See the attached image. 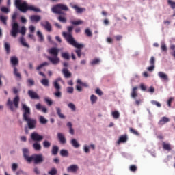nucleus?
Returning <instances> with one entry per match:
<instances>
[{
    "label": "nucleus",
    "mask_w": 175,
    "mask_h": 175,
    "mask_svg": "<svg viewBox=\"0 0 175 175\" xmlns=\"http://www.w3.org/2000/svg\"><path fill=\"white\" fill-rule=\"evenodd\" d=\"M23 120L27 124L29 129H35L38 122L36 119L31 118V108L27 106L25 103H22Z\"/></svg>",
    "instance_id": "nucleus-1"
},
{
    "label": "nucleus",
    "mask_w": 175,
    "mask_h": 175,
    "mask_svg": "<svg viewBox=\"0 0 175 175\" xmlns=\"http://www.w3.org/2000/svg\"><path fill=\"white\" fill-rule=\"evenodd\" d=\"M68 32L64 31L62 33V35L64 38L66 39V42L71 46H73L76 49H83L84 47V44H79L76 42V40H75V38H73V36L72 35V31H73V26H68L67 27Z\"/></svg>",
    "instance_id": "nucleus-2"
},
{
    "label": "nucleus",
    "mask_w": 175,
    "mask_h": 175,
    "mask_svg": "<svg viewBox=\"0 0 175 175\" xmlns=\"http://www.w3.org/2000/svg\"><path fill=\"white\" fill-rule=\"evenodd\" d=\"M15 6L18 9V10H20V12H22V13H27V11L28 10H31L32 12H40V9L33 5L29 6L25 1L21 3V0H16Z\"/></svg>",
    "instance_id": "nucleus-3"
},
{
    "label": "nucleus",
    "mask_w": 175,
    "mask_h": 175,
    "mask_svg": "<svg viewBox=\"0 0 175 175\" xmlns=\"http://www.w3.org/2000/svg\"><path fill=\"white\" fill-rule=\"evenodd\" d=\"M49 54L51 55H53V57L49 56L47 58L53 65H57L59 64V57H58V53H59V50L55 47L51 48L49 51Z\"/></svg>",
    "instance_id": "nucleus-4"
},
{
    "label": "nucleus",
    "mask_w": 175,
    "mask_h": 175,
    "mask_svg": "<svg viewBox=\"0 0 175 175\" xmlns=\"http://www.w3.org/2000/svg\"><path fill=\"white\" fill-rule=\"evenodd\" d=\"M18 28V23H12V29L10 31L11 36H12L13 38H17V35L18 33H21V35H25V32H27V29H25V27L23 26L21 29V31Z\"/></svg>",
    "instance_id": "nucleus-5"
},
{
    "label": "nucleus",
    "mask_w": 175,
    "mask_h": 175,
    "mask_svg": "<svg viewBox=\"0 0 175 175\" xmlns=\"http://www.w3.org/2000/svg\"><path fill=\"white\" fill-rule=\"evenodd\" d=\"M62 10L64 12H68L69 10V8H68L66 5L62 3L57 4L52 8L53 13H55V14H62V16H65L66 14L64 12H62Z\"/></svg>",
    "instance_id": "nucleus-6"
},
{
    "label": "nucleus",
    "mask_w": 175,
    "mask_h": 175,
    "mask_svg": "<svg viewBox=\"0 0 175 175\" xmlns=\"http://www.w3.org/2000/svg\"><path fill=\"white\" fill-rule=\"evenodd\" d=\"M10 63L14 68V75L18 80H21V74L18 72L16 65H18V58L16 56H12L10 57Z\"/></svg>",
    "instance_id": "nucleus-7"
},
{
    "label": "nucleus",
    "mask_w": 175,
    "mask_h": 175,
    "mask_svg": "<svg viewBox=\"0 0 175 175\" xmlns=\"http://www.w3.org/2000/svg\"><path fill=\"white\" fill-rule=\"evenodd\" d=\"M19 103H20V96H16L13 99V102L10 100V98L8 100L7 106L10 107V110H11V111H14V107L15 109H18ZM13 105H14V107H13Z\"/></svg>",
    "instance_id": "nucleus-8"
},
{
    "label": "nucleus",
    "mask_w": 175,
    "mask_h": 175,
    "mask_svg": "<svg viewBox=\"0 0 175 175\" xmlns=\"http://www.w3.org/2000/svg\"><path fill=\"white\" fill-rule=\"evenodd\" d=\"M33 161L35 165H38V163H42L44 159L43 158V154H33L29 159V163H31Z\"/></svg>",
    "instance_id": "nucleus-9"
},
{
    "label": "nucleus",
    "mask_w": 175,
    "mask_h": 175,
    "mask_svg": "<svg viewBox=\"0 0 175 175\" xmlns=\"http://www.w3.org/2000/svg\"><path fill=\"white\" fill-rule=\"evenodd\" d=\"M31 139L33 140V142H42L43 140V135H39L36 132H33L31 135Z\"/></svg>",
    "instance_id": "nucleus-10"
},
{
    "label": "nucleus",
    "mask_w": 175,
    "mask_h": 175,
    "mask_svg": "<svg viewBox=\"0 0 175 175\" xmlns=\"http://www.w3.org/2000/svg\"><path fill=\"white\" fill-rule=\"evenodd\" d=\"M57 139L60 144H66V138H65V135L62 133H57Z\"/></svg>",
    "instance_id": "nucleus-11"
},
{
    "label": "nucleus",
    "mask_w": 175,
    "mask_h": 175,
    "mask_svg": "<svg viewBox=\"0 0 175 175\" xmlns=\"http://www.w3.org/2000/svg\"><path fill=\"white\" fill-rule=\"evenodd\" d=\"M41 26L44 27L48 32H51V24L49 21L41 22Z\"/></svg>",
    "instance_id": "nucleus-12"
},
{
    "label": "nucleus",
    "mask_w": 175,
    "mask_h": 175,
    "mask_svg": "<svg viewBox=\"0 0 175 175\" xmlns=\"http://www.w3.org/2000/svg\"><path fill=\"white\" fill-rule=\"evenodd\" d=\"M79 170V165H71L68 167H67V172L71 173H76Z\"/></svg>",
    "instance_id": "nucleus-13"
},
{
    "label": "nucleus",
    "mask_w": 175,
    "mask_h": 175,
    "mask_svg": "<svg viewBox=\"0 0 175 175\" xmlns=\"http://www.w3.org/2000/svg\"><path fill=\"white\" fill-rule=\"evenodd\" d=\"M72 9H75L76 13L81 14L83 12H85V8H80L76 5H72Z\"/></svg>",
    "instance_id": "nucleus-14"
},
{
    "label": "nucleus",
    "mask_w": 175,
    "mask_h": 175,
    "mask_svg": "<svg viewBox=\"0 0 175 175\" xmlns=\"http://www.w3.org/2000/svg\"><path fill=\"white\" fill-rule=\"evenodd\" d=\"M62 72L66 79H70L72 77V72H69V70H68V68H63Z\"/></svg>",
    "instance_id": "nucleus-15"
},
{
    "label": "nucleus",
    "mask_w": 175,
    "mask_h": 175,
    "mask_svg": "<svg viewBox=\"0 0 175 175\" xmlns=\"http://www.w3.org/2000/svg\"><path fill=\"white\" fill-rule=\"evenodd\" d=\"M29 96L31 98V99H39L40 96L38 95V93L32 91V90H28L27 92Z\"/></svg>",
    "instance_id": "nucleus-16"
},
{
    "label": "nucleus",
    "mask_w": 175,
    "mask_h": 175,
    "mask_svg": "<svg viewBox=\"0 0 175 175\" xmlns=\"http://www.w3.org/2000/svg\"><path fill=\"white\" fill-rule=\"evenodd\" d=\"M23 157L25 159V161H27V162H29V158H31V157H29V150H28V148H23Z\"/></svg>",
    "instance_id": "nucleus-17"
},
{
    "label": "nucleus",
    "mask_w": 175,
    "mask_h": 175,
    "mask_svg": "<svg viewBox=\"0 0 175 175\" xmlns=\"http://www.w3.org/2000/svg\"><path fill=\"white\" fill-rule=\"evenodd\" d=\"M126 142H128V135H123L120 137L119 139L117 142V144H121V143H126Z\"/></svg>",
    "instance_id": "nucleus-18"
},
{
    "label": "nucleus",
    "mask_w": 175,
    "mask_h": 175,
    "mask_svg": "<svg viewBox=\"0 0 175 175\" xmlns=\"http://www.w3.org/2000/svg\"><path fill=\"white\" fill-rule=\"evenodd\" d=\"M158 76L161 79V80H163L164 81H169V77L166 73L163 72H159Z\"/></svg>",
    "instance_id": "nucleus-19"
},
{
    "label": "nucleus",
    "mask_w": 175,
    "mask_h": 175,
    "mask_svg": "<svg viewBox=\"0 0 175 175\" xmlns=\"http://www.w3.org/2000/svg\"><path fill=\"white\" fill-rule=\"evenodd\" d=\"M29 18L32 23H39V21H40V20L42 19L40 16L38 15H32L29 17Z\"/></svg>",
    "instance_id": "nucleus-20"
},
{
    "label": "nucleus",
    "mask_w": 175,
    "mask_h": 175,
    "mask_svg": "<svg viewBox=\"0 0 175 175\" xmlns=\"http://www.w3.org/2000/svg\"><path fill=\"white\" fill-rule=\"evenodd\" d=\"M169 121H170V119H169V118L164 116L161 118L158 124L159 125H165V124H167V122H169Z\"/></svg>",
    "instance_id": "nucleus-21"
},
{
    "label": "nucleus",
    "mask_w": 175,
    "mask_h": 175,
    "mask_svg": "<svg viewBox=\"0 0 175 175\" xmlns=\"http://www.w3.org/2000/svg\"><path fill=\"white\" fill-rule=\"evenodd\" d=\"M162 145L163 150H165L166 151H172V145H170V144L163 142Z\"/></svg>",
    "instance_id": "nucleus-22"
},
{
    "label": "nucleus",
    "mask_w": 175,
    "mask_h": 175,
    "mask_svg": "<svg viewBox=\"0 0 175 175\" xmlns=\"http://www.w3.org/2000/svg\"><path fill=\"white\" fill-rule=\"evenodd\" d=\"M33 148L36 151H40V150H42V146L40 144H39V142H35L33 144Z\"/></svg>",
    "instance_id": "nucleus-23"
},
{
    "label": "nucleus",
    "mask_w": 175,
    "mask_h": 175,
    "mask_svg": "<svg viewBox=\"0 0 175 175\" xmlns=\"http://www.w3.org/2000/svg\"><path fill=\"white\" fill-rule=\"evenodd\" d=\"M131 97L133 98V99H136L137 97V87H135L133 88L131 92Z\"/></svg>",
    "instance_id": "nucleus-24"
},
{
    "label": "nucleus",
    "mask_w": 175,
    "mask_h": 175,
    "mask_svg": "<svg viewBox=\"0 0 175 175\" xmlns=\"http://www.w3.org/2000/svg\"><path fill=\"white\" fill-rule=\"evenodd\" d=\"M56 113H57V116L59 117V118H62L63 120L65 119L64 115L61 113V108L57 107H56Z\"/></svg>",
    "instance_id": "nucleus-25"
},
{
    "label": "nucleus",
    "mask_w": 175,
    "mask_h": 175,
    "mask_svg": "<svg viewBox=\"0 0 175 175\" xmlns=\"http://www.w3.org/2000/svg\"><path fill=\"white\" fill-rule=\"evenodd\" d=\"M41 84L44 85V87H49L50 85V82L49 81V79H43L40 81Z\"/></svg>",
    "instance_id": "nucleus-26"
},
{
    "label": "nucleus",
    "mask_w": 175,
    "mask_h": 175,
    "mask_svg": "<svg viewBox=\"0 0 175 175\" xmlns=\"http://www.w3.org/2000/svg\"><path fill=\"white\" fill-rule=\"evenodd\" d=\"M62 57L64 58V59H67V60L70 59V55L68 52L62 53Z\"/></svg>",
    "instance_id": "nucleus-27"
},
{
    "label": "nucleus",
    "mask_w": 175,
    "mask_h": 175,
    "mask_svg": "<svg viewBox=\"0 0 175 175\" xmlns=\"http://www.w3.org/2000/svg\"><path fill=\"white\" fill-rule=\"evenodd\" d=\"M71 144L75 147V148H79V147H80V144L75 139H72L71 140Z\"/></svg>",
    "instance_id": "nucleus-28"
},
{
    "label": "nucleus",
    "mask_w": 175,
    "mask_h": 175,
    "mask_svg": "<svg viewBox=\"0 0 175 175\" xmlns=\"http://www.w3.org/2000/svg\"><path fill=\"white\" fill-rule=\"evenodd\" d=\"M4 47L6 51V54H10V44H9L8 42H5L4 44Z\"/></svg>",
    "instance_id": "nucleus-29"
},
{
    "label": "nucleus",
    "mask_w": 175,
    "mask_h": 175,
    "mask_svg": "<svg viewBox=\"0 0 175 175\" xmlns=\"http://www.w3.org/2000/svg\"><path fill=\"white\" fill-rule=\"evenodd\" d=\"M77 84L81 85L82 87H85V88H88V83L85 82L81 81L80 79L77 80Z\"/></svg>",
    "instance_id": "nucleus-30"
},
{
    "label": "nucleus",
    "mask_w": 175,
    "mask_h": 175,
    "mask_svg": "<svg viewBox=\"0 0 175 175\" xmlns=\"http://www.w3.org/2000/svg\"><path fill=\"white\" fill-rule=\"evenodd\" d=\"M59 148L57 146H53L52 148V154L53 155H57L58 154V150Z\"/></svg>",
    "instance_id": "nucleus-31"
},
{
    "label": "nucleus",
    "mask_w": 175,
    "mask_h": 175,
    "mask_svg": "<svg viewBox=\"0 0 175 175\" xmlns=\"http://www.w3.org/2000/svg\"><path fill=\"white\" fill-rule=\"evenodd\" d=\"M42 144L44 148H50V147L51 146V143H50V142L47 140L44 141Z\"/></svg>",
    "instance_id": "nucleus-32"
},
{
    "label": "nucleus",
    "mask_w": 175,
    "mask_h": 175,
    "mask_svg": "<svg viewBox=\"0 0 175 175\" xmlns=\"http://www.w3.org/2000/svg\"><path fill=\"white\" fill-rule=\"evenodd\" d=\"M39 121H40V122L41 123V124H47V122H48V120H47V119H46V118H44L43 116H40V117H39Z\"/></svg>",
    "instance_id": "nucleus-33"
},
{
    "label": "nucleus",
    "mask_w": 175,
    "mask_h": 175,
    "mask_svg": "<svg viewBox=\"0 0 175 175\" xmlns=\"http://www.w3.org/2000/svg\"><path fill=\"white\" fill-rule=\"evenodd\" d=\"M129 131L131 133H133V135H135V136H140V133L136 130H135L133 128L130 127Z\"/></svg>",
    "instance_id": "nucleus-34"
},
{
    "label": "nucleus",
    "mask_w": 175,
    "mask_h": 175,
    "mask_svg": "<svg viewBox=\"0 0 175 175\" xmlns=\"http://www.w3.org/2000/svg\"><path fill=\"white\" fill-rule=\"evenodd\" d=\"M60 155L62 157H68L69 155V152H68V150H66L65 149H62L60 151Z\"/></svg>",
    "instance_id": "nucleus-35"
},
{
    "label": "nucleus",
    "mask_w": 175,
    "mask_h": 175,
    "mask_svg": "<svg viewBox=\"0 0 175 175\" xmlns=\"http://www.w3.org/2000/svg\"><path fill=\"white\" fill-rule=\"evenodd\" d=\"M90 100L92 102V104L94 105V103H96V101L98 100V97L94 94H92L90 96Z\"/></svg>",
    "instance_id": "nucleus-36"
},
{
    "label": "nucleus",
    "mask_w": 175,
    "mask_h": 175,
    "mask_svg": "<svg viewBox=\"0 0 175 175\" xmlns=\"http://www.w3.org/2000/svg\"><path fill=\"white\" fill-rule=\"evenodd\" d=\"M112 117H113V118H115L116 120L120 118V112H118V111H115L112 112Z\"/></svg>",
    "instance_id": "nucleus-37"
},
{
    "label": "nucleus",
    "mask_w": 175,
    "mask_h": 175,
    "mask_svg": "<svg viewBox=\"0 0 175 175\" xmlns=\"http://www.w3.org/2000/svg\"><path fill=\"white\" fill-rule=\"evenodd\" d=\"M53 86H54V88L56 89V91L61 90V85H59V83H58V82H57V81H54Z\"/></svg>",
    "instance_id": "nucleus-38"
},
{
    "label": "nucleus",
    "mask_w": 175,
    "mask_h": 175,
    "mask_svg": "<svg viewBox=\"0 0 175 175\" xmlns=\"http://www.w3.org/2000/svg\"><path fill=\"white\" fill-rule=\"evenodd\" d=\"M37 36L39 38V41L40 42H43V40H44V38L43 37V34H42V32H40V31H37Z\"/></svg>",
    "instance_id": "nucleus-39"
},
{
    "label": "nucleus",
    "mask_w": 175,
    "mask_h": 175,
    "mask_svg": "<svg viewBox=\"0 0 175 175\" xmlns=\"http://www.w3.org/2000/svg\"><path fill=\"white\" fill-rule=\"evenodd\" d=\"M49 63L47 62H45L41 64H40L37 68L36 70H40V69H42V68H43V66H48Z\"/></svg>",
    "instance_id": "nucleus-40"
},
{
    "label": "nucleus",
    "mask_w": 175,
    "mask_h": 175,
    "mask_svg": "<svg viewBox=\"0 0 175 175\" xmlns=\"http://www.w3.org/2000/svg\"><path fill=\"white\" fill-rule=\"evenodd\" d=\"M49 63L47 62H45L41 64H40L37 68L36 70H40V69H42V68H43V66H48Z\"/></svg>",
    "instance_id": "nucleus-41"
},
{
    "label": "nucleus",
    "mask_w": 175,
    "mask_h": 175,
    "mask_svg": "<svg viewBox=\"0 0 175 175\" xmlns=\"http://www.w3.org/2000/svg\"><path fill=\"white\" fill-rule=\"evenodd\" d=\"M83 22L81 20L71 21V24H72V25H80L83 24Z\"/></svg>",
    "instance_id": "nucleus-42"
},
{
    "label": "nucleus",
    "mask_w": 175,
    "mask_h": 175,
    "mask_svg": "<svg viewBox=\"0 0 175 175\" xmlns=\"http://www.w3.org/2000/svg\"><path fill=\"white\" fill-rule=\"evenodd\" d=\"M20 42L21 44L24 46V47H28V44L25 42V39L24 38V37H21Z\"/></svg>",
    "instance_id": "nucleus-43"
},
{
    "label": "nucleus",
    "mask_w": 175,
    "mask_h": 175,
    "mask_svg": "<svg viewBox=\"0 0 175 175\" xmlns=\"http://www.w3.org/2000/svg\"><path fill=\"white\" fill-rule=\"evenodd\" d=\"M57 20H58L60 23H66V18H65L64 16H59L57 17Z\"/></svg>",
    "instance_id": "nucleus-44"
},
{
    "label": "nucleus",
    "mask_w": 175,
    "mask_h": 175,
    "mask_svg": "<svg viewBox=\"0 0 175 175\" xmlns=\"http://www.w3.org/2000/svg\"><path fill=\"white\" fill-rule=\"evenodd\" d=\"M0 20H1V21L3 23V24H4V25H6V24H8V23H7L8 17L1 16H0Z\"/></svg>",
    "instance_id": "nucleus-45"
},
{
    "label": "nucleus",
    "mask_w": 175,
    "mask_h": 175,
    "mask_svg": "<svg viewBox=\"0 0 175 175\" xmlns=\"http://www.w3.org/2000/svg\"><path fill=\"white\" fill-rule=\"evenodd\" d=\"M68 107L72 110V111H76V106L73 103H70L68 104Z\"/></svg>",
    "instance_id": "nucleus-46"
},
{
    "label": "nucleus",
    "mask_w": 175,
    "mask_h": 175,
    "mask_svg": "<svg viewBox=\"0 0 175 175\" xmlns=\"http://www.w3.org/2000/svg\"><path fill=\"white\" fill-rule=\"evenodd\" d=\"M57 173V171L55 168H52L49 172H48V174L50 175H56Z\"/></svg>",
    "instance_id": "nucleus-47"
},
{
    "label": "nucleus",
    "mask_w": 175,
    "mask_h": 175,
    "mask_svg": "<svg viewBox=\"0 0 175 175\" xmlns=\"http://www.w3.org/2000/svg\"><path fill=\"white\" fill-rule=\"evenodd\" d=\"M161 49L162 51L167 52V47L166 46L165 43H161Z\"/></svg>",
    "instance_id": "nucleus-48"
},
{
    "label": "nucleus",
    "mask_w": 175,
    "mask_h": 175,
    "mask_svg": "<svg viewBox=\"0 0 175 175\" xmlns=\"http://www.w3.org/2000/svg\"><path fill=\"white\" fill-rule=\"evenodd\" d=\"M75 52L76 53L78 58H81V50L80 49H76Z\"/></svg>",
    "instance_id": "nucleus-49"
},
{
    "label": "nucleus",
    "mask_w": 175,
    "mask_h": 175,
    "mask_svg": "<svg viewBox=\"0 0 175 175\" xmlns=\"http://www.w3.org/2000/svg\"><path fill=\"white\" fill-rule=\"evenodd\" d=\"M168 5H170L172 9H175V2L172 1V0H168L167 1Z\"/></svg>",
    "instance_id": "nucleus-50"
},
{
    "label": "nucleus",
    "mask_w": 175,
    "mask_h": 175,
    "mask_svg": "<svg viewBox=\"0 0 175 175\" xmlns=\"http://www.w3.org/2000/svg\"><path fill=\"white\" fill-rule=\"evenodd\" d=\"M99 62H100L99 59H94L90 62V64L91 65H97V64H99Z\"/></svg>",
    "instance_id": "nucleus-51"
},
{
    "label": "nucleus",
    "mask_w": 175,
    "mask_h": 175,
    "mask_svg": "<svg viewBox=\"0 0 175 175\" xmlns=\"http://www.w3.org/2000/svg\"><path fill=\"white\" fill-rule=\"evenodd\" d=\"M44 101L49 106H51V105H53V101L49 98H45Z\"/></svg>",
    "instance_id": "nucleus-52"
},
{
    "label": "nucleus",
    "mask_w": 175,
    "mask_h": 175,
    "mask_svg": "<svg viewBox=\"0 0 175 175\" xmlns=\"http://www.w3.org/2000/svg\"><path fill=\"white\" fill-rule=\"evenodd\" d=\"M62 94L61 93V91L56 90V92L54 93V96H57V98H61Z\"/></svg>",
    "instance_id": "nucleus-53"
},
{
    "label": "nucleus",
    "mask_w": 175,
    "mask_h": 175,
    "mask_svg": "<svg viewBox=\"0 0 175 175\" xmlns=\"http://www.w3.org/2000/svg\"><path fill=\"white\" fill-rule=\"evenodd\" d=\"M152 105H154L157 107H161V105L159 103V102L156 100H152L151 101Z\"/></svg>",
    "instance_id": "nucleus-54"
},
{
    "label": "nucleus",
    "mask_w": 175,
    "mask_h": 175,
    "mask_svg": "<svg viewBox=\"0 0 175 175\" xmlns=\"http://www.w3.org/2000/svg\"><path fill=\"white\" fill-rule=\"evenodd\" d=\"M131 172H136L137 170V167L136 165H132L129 167Z\"/></svg>",
    "instance_id": "nucleus-55"
},
{
    "label": "nucleus",
    "mask_w": 175,
    "mask_h": 175,
    "mask_svg": "<svg viewBox=\"0 0 175 175\" xmlns=\"http://www.w3.org/2000/svg\"><path fill=\"white\" fill-rule=\"evenodd\" d=\"M85 33L87 35V36H92V32L90 31V29H86L85 31Z\"/></svg>",
    "instance_id": "nucleus-56"
},
{
    "label": "nucleus",
    "mask_w": 175,
    "mask_h": 175,
    "mask_svg": "<svg viewBox=\"0 0 175 175\" xmlns=\"http://www.w3.org/2000/svg\"><path fill=\"white\" fill-rule=\"evenodd\" d=\"M1 12H3V13H9V8H6V7H3L1 9Z\"/></svg>",
    "instance_id": "nucleus-57"
},
{
    "label": "nucleus",
    "mask_w": 175,
    "mask_h": 175,
    "mask_svg": "<svg viewBox=\"0 0 175 175\" xmlns=\"http://www.w3.org/2000/svg\"><path fill=\"white\" fill-rule=\"evenodd\" d=\"M154 69H155V65H151L147 68V70H148V72H152Z\"/></svg>",
    "instance_id": "nucleus-58"
},
{
    "label": "nucleus",
    "mask_w": 175,
    "mask_h": 175,
    "mask_svg": "<svg viewBox=\"0 0 175 175\" xmlns=\"http://www.w3.org/2000/svg\"><path fill=\"white\" fill-rule=\"evenodd\" d=\"M27 83L29 85H35V81L31 79H29Z\"/></svg>",
    "instance_id": "nucleus-59"
},
{
    "label": "nucleus",
    "mask_w": 175,
    "mask_h": 175,
    "mask_svg": "<svg viewBox=\"0 0 175 175\" xmlns=\"http://www.w3.org/2000/svg\"><path fill=\"white\" fill-rule=\"evenodd\" d=\"M74 89L72 87L67 88V92L68 94H73Z\"/></svg>",
    "instance_id": "nucleus-60"
},
{
    "label": "nucleus",
    "mask_w": 175,
    "mask_h": 175,
    "mask_svg": "<svg viewBox=\"0 0 175 175\" xmlns=\"http://www.w3.org/2000/svg\"><path fill=\"white\" fill-rule=\"evenodd\" d=\"M29 31L31 32V33H33V32H35V26L30 25L29 27Z\"/></svg>",
    "instance_id": "nucleus-61"
},
{
    "label": "nucleus",
    "mask_w": 175,
    "mask_h": 175,
    "mask_svg": "<svg viewBox=\"0 0 175 175\" xmlns=\"http://www.w3.org/2000/svg\"><path fill=\"white\" fill-rule=\"evenodd\" d=\"M150 65H155V57L154 56H152L150 60Z\"/></svg>",
    "instance_id": "nucleus-62"
},
{
    "label": "nucleus",
    "mask_w": 175,
    "mask_h": 175,
    "mask_svg": "<svg viewBox=\"0 0 175 175\" xmlns=\"http://www.w3.org/2000/svg\"><path fill=\"white\" fill-rule=\"evenodd\" d=\"M18 167V165H17V164H16V163L12 164V169L13 172H16V170H17Z\"/></svg>",
    "instance_id": "nucleus-63"
},
{
    "label": "nucleus",
    "mask_w": 175,
    "mask_h": 175,
    "mask_svg": "<svg viewBox=\"0 0 175 175\" xmlns=\"http://www.w3.org/2000/svg\"><path fill=\"white\" fill-rule=\"evenodd\" d=\"M43 107V106H42V105L40 103H38L36 105V110H42V108Z\"/></svg>",
    "instance_id": "nucleus-64"
}]
</instances>
